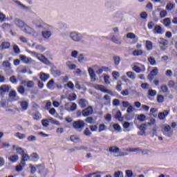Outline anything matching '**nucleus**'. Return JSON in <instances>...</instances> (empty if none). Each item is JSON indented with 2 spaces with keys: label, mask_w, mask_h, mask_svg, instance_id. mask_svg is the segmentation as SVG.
<instances>
[{
  "label": "nucleus",
  "mask_w": 177,
  "mask_h": 177,
  "mask_svg": "<svg viewBox=\"0 0 177 177\" xmlns=\"http://www.w3.org/2000/svg\"><path fill=\"white\" fill-rule=\"evenodd\" d=\"M69 38L73 42H77L79 44L85 42V35L78 31L73 30L70 32Z\"/></svg>",
  "instance_id": "nucleus-1"
},
{
  "label": "nucleus",
  "mask_w": 177,
  "mask_h": 177,
  "mask_svg": "<svg viewBox=\"0 0 177 177\" xmlns=\"http://www.w3.org/2000/svg\"><path fill=\"white\" fill-rule=\"evenodd\" d=\"M32 24L38 30H53V28L52 26L46 24V23L41 19L33 20Z\"/></svg>",
  "instance_id": "nucleus-2"
},
{
  "label": "nucleus",
  "mask_w": 177,
  "mask_h": 177,
  "mask_svg": "<svg viewBox=\"0 0 177 177\" xmlns=\"http://www.w3.org/2000/svg\"><path fill=\"white\" fill-rule=\"evenodd\" d=\"M162 131L163 135L167 136V138H171L174 135V129H172V127L169 124H163Z\"/></svg>",
  "instance_id": "nucleus-3"
},
{
  "label": "nucleus",
  "mask_w": 177,
  "mask_h": 177,
  "mask_svg": "<svg viewBox=\"0 0 177 177\" xmlns=\"http://www.w3.org/2000/svg\"><path fill=\"white\" fill-rule=\"evenodd\" d=\"M29 53H30V55H32V56H35V57H37L38 60L41 62V63H44V64H50L49 59H48V58H46L44 55L38 54L34 51H29Z\"/></svg>",
  "instance_id": "nucleus-4"
},
{
  "label": "nucleus",
  "mask_w": 177,
  "mask_h": 177,
  "mask_svg": "<svg viewBox=\"0 0 177 177\" xmlns=\"http://www.w3.org/2000/svg\"><path fill=\"white\" fill-rule=\"evenodd\" d=\"M73 127L77 131H79V132H81L82 129H84V127H85V122L83 120H77L73 122Z\"/></svg>",
  "instance_id": "nucleus-5"
},
{
  "label": "nucleus",
  "mask_w": 177,
  "mask_h": 177,
  "mask_svg": "<svg viewBox=\"0 0 177 177\" xmlns=\"http://www.w3.org/2000/svg\"><path fill=\"white\" fill-rule=\"evenodd\" d=\"M22 31H24L25 34H28V35H32L33 37L35 35H37V32L35 31V30H34V28H32L28 24H26V26H25V28H24V30Z\"/></svg>",
  "instance_id": "nucleus-6"
},
{
  "label": "nucleus",
  "mask_w": 177,
  "mask_h": 177,
  "mask_svg": "<svg viewBox=\"0 0 177 177\" xmlns=\"http://www.w3.org/2000/svg\"><path fill=\"white\" fill-rule=\"evenodd\" d=\"M93 88H95V89H97V91H100L101 92H103L104 93H109V94L112 93L111 91L106 89V86H104L103 85L94 84L93 86Z\"/></svg>",
  "instance_id": "nucleus-7"
},
{
  "label": "nucleus",
  "mask_w": 177,
  "mask_h": 177,
  "mask_svg": "<svg viewBox=\"0 0 177 177\" xmlns=\"http://www.w3.org/2000/svg\"><path fill=\"white\" fill-rule=\"evenodd\" d=\"M46 30H44L41 32V37L45 39L46 41L49 40L50 37H52V29H44Z\"/></svg>",
  "instance_id": "nucleus-8"
},
{
  "label": "nucleus",
  "mask_w": 177,
  "mask_h": 177,
  "mask_svg": "<svg viewBox=\"0 0 177 177\" xmlns=\"http://www.w3.org/2000/svg\"><path fill=\"white\" fill-rule=\"evenodd\" d=\"M19 59L21 60L23 63L26 64H30V63H34V61L30 57H26V55H21L19 56Z\"/></svg>",
  "instance_id": "nucleus-9"
},
{
  "label": "nucleus",
  "mask_w": 177,
  "mask_h": 177,
  "mask_svg": "<svg viewBox=\"0 0 177 177\" xmlns=\"http://www.w3.org/2000/svg\"><path fill=\"white\" fill-rule=\"evenodd\" d=\"M15 24H16V26L19 27V28H20V30H21L22 31L27 26V24H26L24 21H23L21 19H15Z\"/></svg>",
  "instance_id": "nucleus-10"
},
{
  "label": "nucleus",
  "mask_w": 177,
  "mask_h": 177,
  "mask_svg": "<svg viewBox=\"0 0 177 177\" xmlns=\"http://www.w3.org/2000/svg\"><path fill=\"white\" fill-rule=\"evenodd\" d=\"M153 34H159L160 35H162V34H164V32H165V30L160 26L156 25L153 28Z\"/></svg>",
  "instance_id": "nucleus-11"
},
{
  "label": "nucleus",
  "mask_w": 177,
  "mask_h": 177,
  "mask_svg": "<svg viewBox=\"0 0 177 177\" xmlns=\"http://www.w3.org/2000/svg\"><path fill=\"white\" fill-rule=\"evenodd\" d=\"M93 113V109L92 106H88V108L85 109L82 111V116L83 117H88V115H91Z\"/></svg>",
  "instance_id": "nucleus-12"
},
{
  "label": "nucleus",
  "mask_w": 177,
  "mask_h": 177,
  "mask_svg": "<svg viewBox=\"0 0 177 177\" xmlns=\"http://www.w3.org/2000/svg\"><path fill=\"white\" fill-rule=\"evenodd\" d=\"M15 3H17V6L19 8H21V9H23L24 10H26V12H30L31 10V6H26L24 4H23L21 2L19 1H15Z\"/></svg>",
  "instance_id": "nucleus-13"
},
{
  "label": "nucleus",
  "mask_w": 177,
  "mask_h": 177,
  "mask_svg": "<svg viewBox=\"0 0 177 177\" xmlns=\"http://www.w3.org/2000/svg\"><path fill=\"white\" fill-rule=\"evenodd\" d=\"M103 104L104 106H110L111 104V97L109 95H105L103 97Z\"/></svg>",
  "instance_id": "nucleus-14"
},
{
  "label": "nucleus",
  "mask_w": 177,
  "mask_h": 177,
  "mask_svg": "<svg viewBox=\"0 0 177 177\" xmlns=\"http://www.w3.org/2000/svg\"><path fill=\"white\" fill-rule=\"evenodd\" d=\"M158 74V68L157 67H154L153 69L151 71V73L148 75V80L151 81Z\"/></svg>",
  "instance_id": "nucleus-15"
},
{
  "label": "nucleus",
  "mask_w": 177,
  "mask_h": 177,
  "mask_svg": "<svg viewBox=\"0 0 177 177\" xmlns=\"http://www.w3.org/2000/svg\"><path fill=\"white\" fill-rule=\"evenodd\" d=\"M49 77H50L49 74L45 73L44 72H41L39 73V78L41 81H42L43 82H46V81L49 80Z\"/></svg>",
  "instance_id": "nucleus-16"
},
{
  "label": "nucleus",
  "mask_w": 177,
  "mask_h": 177,
  "mask_svg": "<svg viewBox=\"0 0 177 177\" xmlns=\"http://www.w3.org/2000/svg\"><path fill=\"white\" fill-rule=\"evenodd\" d=\"M88 71L91 77V81L93 82H95L96 81V74H95V71L92 68H88Z\"/></svg>",
  "instance_id": "nucleus-17"
},
{
  "label": "nucleus",
  "mask_w": 177,
  "mask_h": 177,
  "mask_svg": "<svg viewBox=\"0 0 177 177\" xmlns=\"http://www.w3.org/2000/svg\"><path fill=\"white\" fill-rule=\"evenodd\" d=\"M10 91V86L3 84L0 87V95H2L3 93H6Z\"/></svg>",
  "instance_id": "nucleus-18"
},
{
  "label": "nucleus",
  "mask_w": 177,
  "mask_h": 177,
  "mask_svg": "<svg viewBox=\"0 0 177 177\" xmlns=\"http://www.w3.org/2000/svg\"><path fill=\"white\" fill-rule=\"evenodd\" d=\"M111 41H112L113 44H116V45H121V44H122V41L121 40V39L117 37V36L115 35L112 36Z\"/></svg>",
  "instance_id": "nucleus-19"
},
{
  "label": "nucleus",
  "mask_w": 177,
  "mask_h": 177,
  "mask_svg": "<svg viewBox=\"0 0 177 177\" xmlns=\"http://www.w3.org/2000/svg\"><path fill=\"white\" fill-rule=\"evenodd\" d=\"M47 88L48 89H50V91H53L55 89V80L53 79H51L46 85Z\"/></svg>",
  "instance_id": "nucleus-20"
},
{
  "label": "nucleus",
  "mask_w": 177,
  "mask_h": 177,
  "mask_svg": "<svg viewBox=\"0 0 177 177\" xmlns=\"http://www.w3.org/2000/svg\"><path fill=\"white\" fill-rule=\"evenodd\" d=\"M8 158L10 162H17V161H19V156L17 155L8 156Z\"/></svg>",
  "instance_id": "nucleus-21"
},
{
  "label": "nucleus",
  "mask_w": 177,
  "mask_h": 177,
  "mask_svg": "<svg viewBox=\"0 0 177 177\" xmlns=\"http://www.w3.org/2000/svg\"><path fill=\"white\" fill-rule=\"evenodd\" d=\"M13 150H16L17 154H20V156H22L24 153V150H23V148L17 147L16 145L12 146Z\"/></svg>",
  "instance_id": "nucleus-22"
},
{
  "label": "nucleus",
  "mask_w": 177,
  "mask_h": 177,
  "mask_svg": "<svg viewBox=\"0 0 177 177\" xmlns=\"http://www.w3.org/2000/svg\"><path fill=\"white\" fill-rule=\"evenodd\" d=\"M10 97L12 100H19V97L17 96V93L15 91H11L10 94H9Z\"/></svg>",
  "instance_id": "nucleus-23"
},
{
  "label": "nucleus",
  "mask_w": 177,
  "mask_h": 177,
  "mask_svg": "<svg viewBox=\"0 0 177 177\" xmlns=\"http://www.w3.org/2000/svg\"><path fill=\"white\" fill-rule=\"evenodd\" d=\"M10 48V42H3L0 46V50H3L5 49H9Z\"/></svg>",
  "instance_id": "nucleus-24"
},
{
  "label": "nucleus",
  "mask_w": 177,
  "mask_h": 177,
  "mask_svg": "<svg viewBox=\"0 0 177 177\" xmlns=\"http://www.w3.org/2000/svg\"><path fill=\"white\" fill-rule=\"evenodd\" d=\"M145 48L147 50H151L153 49V42L150 41V40H147L145 41Z\"/></svg>",
  "instance_id": "nucleus-25"
},
{
  "label": "nucleus",
  "mask_w": 177,
  "mask_h": 177,
  "mask_svg": "<svg viewBox=\"0 0 177 177\" xmlns=\"http://www.w3.org/2000/svg\"><path fill=\"white\" fill-rule=\"evenodd\" d=\"M20 106L22 109V111H26V110H27V109H28V102L22 101L20 102Z\"/></svg>",
  "instance_id": "nucleus-26"
},
{
  "label": "nucleus",
  "mask_w": 177,
  "mask_h": 177,
  "mask_svg": "<svg viewBox=\"0 0 177 177\" xmlns=\"http://www.w3.org/2000/svg\"><path fill=\"white\" fill-rule=\"evenodd\" d=\"M168 114H169V111H165L164 112H161L158 114V118H160V120H165V117H167Z\"/></svg>",
  "instance_id": "nucleus-27"
},
{
  "label": "nucleus",
  "mask_w": 177,
  "mask_h": 177,
  "mask_svg": "<svg viewBox=\"0 0 177 177\" xmlns=\"http://www.w3.org/2000/svg\"><path fill=\"white\" fill-rule=\"evenodd\" d=\"M79 106H80V107H82V109L86 107V106H88V101L84 99L80 100Z\"/></svg>",
  "instance_id": "nucleus-28"
},
{
  "label": "nucleus",
  "mask_w": 177,
  "mask_h": 177,
  "mask_svg": "<svg viewBox=\"0 0 177 177\" xmlns=\"http://www.w3.org/2000/svg\"><path fill=\"white\" fill-rule=\"evenodd\" d=\"M126 75L130 80H136V74L132 71L127 72Z\"/></svg>",
  "instance_id": "nucleus-29"
},
{
  "label": "nucleus",
  "mask_w": 177,
  "mask_h": 177,
  "mask_svg": "<svg viewBox=\"0 0 177 177\" xmlns=\"http://www.w3.org/2000/svg\"><path fill=\"white\" fill-rule=\"evenodd\" d=\"M143 69H140V67L138 66H134L132 68L133 70V71H136V73H143V71H145V66H142Z\"/></svg>",
  "instance_id": "nucleus-30"
},
{
  "label": "nucleus",
  "mask_w": 177,
  "mask_h": 177,
  "mask_svg": "<svg viewBox=\"0 0 177 177\" xmlns=\"http://www.w3.org/2000/svg\"><path fill=\"white\" fill-rule=\"evenodd\" d=\"M143 51L140 49H136L133 51V56H142Z\"/></svg>",
  "instance_id": "nucleus-31"
},
{
  "label": "nucleus",
  "mask_w": 177,
  "mask_h": 177,
  "mask_svg": "<svg viewBox=\"0 0 177 177\" xmlns=\"http://www.w3.org/2000/svg\"><path fill=\"white\" fill-rule=\"evenodd\" d=\"M129 127H131V123L128 122H124L123 123V128H124V132H129Z\"/></svg>",
  "instance_id": "nucleus-32"
},
{
  "label": "nucleus",
  "mask_w": 177,
  "mask_h": 177,
  "mask_svg": "<svg viewBox=\"0 0 177 177\" xmlns=\"http://www.w3.org/2000/svg\"><path fill=\"white\" fill-rule=\"evenodd\" d=\"M66 66L69 68V70H75V68H77V65L71 64V62H66Z\"/></svg>",
  "instance_id": "nucleus-33"
},
{
  "label": "nucleus",
  "mask_w": 177,
  "mask_h": 177,
  "mask_svg": "<svg viewBox=\"0 0 177 177\" xmlns=\"http://www.w3.org/2000/svg\"><path fill=\"white\" fill-rule=\"evenodd\" d=\"M2 66L5 68H8L9 70H10V68H12V64H10V62H9L8 61L3 62Z\"/></svg>",
  "instance_id": "nucleus-34"
},
{
  "label": "nucleus",
  "mask_w": 177,
  "mask_h": 177,
  "mask_svg": "<svg viewBox=\"0 0 177 177\" xmlns=\"http://www.w3.org/2000/svg\"><path fill=\"white\" fill-rule=\"evenodd\" d=\"M125 151H129L130 153H136L140 151V148H128L125 149Z\"/></svg>",
  "instance_id": "nucleus-35"
},
{
  "label": "nucleus",
  "mask_w": 177,
  "mask_h": 177,
  "mask_svg": "<svg viewBox=\"0 0 177 177\" xmlns=\"http://www.w3.org/2000/svg\"><path fill=\"white\" fill-rule=\"evenodd\" d=\"M15 136L16 138H18V139L23 140V139H25V138H26V134H23L21 133L18 132L15 134Z\"/></svg>",
  "instance_id": "nucleus-36"
},
{
  "label": "nucleus",
  "mask_w": 177,
  "mask_h": 177,
  "mask_svg": "<svg viewBox=\"0 0 177 177\" xmlns=\"http://www.w3.org/2000/svg\"><path fill=\"white\" fill-rule=\"evenodd\" d=\"M163 24L165 27H169L171 26V19L169 18H166L163 21Z\"/></svg>",
  "instance_id": "nucleus-37"
},
{
  "label": "nucleus",
  "mask_w": 177,
  "mask_h": 177,
  "mask_svg": "<svg viewBox=\"0 0 177 177\" xmlns=\"http://www.w3.org/2000/svg\"><path fill=\"white\" fill-rule=\"evenodd\" d=\"M110 153H119L120 152V148L117 147H111L109 148Z\"/></svg>",
  "instance_id": "nucleus-38"
},
{
  "label": "nucleus",
  "mask_w": 177,
  "mask_h": 177,
  "mask_svg": "<svg viewBox=\"0 0 177 177\" xmlns=\"http://www.w3.org/2000/svg\"><path fill=\"white\" fill-rule=\"evenodd\" d=\"M68 99L69 102H74V100H77V95H75V93H72L69 95Z\"/></svg>",
  "instance_id": "nucleus-39"
},
{
  "label": "nucleus",
  "mask_w": 177,
  "mask_h": 177,
  "mask_svg": "<svg viewBox=\"0 0 177 177\" xmlns=\"http://www.w3.org/2000/svg\"><path fill=\"white\" fill-rule=\"evenodd\" d=\"M35 48V49H37V50H39V52H45V50H46V48H45L44 46L41 45H36Z\"/></svg>",
  "instance_id": "nucleus-40"
},
{
  "label": "nucleus",
  "mask_w": 177,
  "mask_h": 177,
  "mask_svg": "<svg viewBox=\"0 0 177 177\" xmlns=\"http://www.w3.org/2000/svg\"><path fill=\"white\" fill-rule=\"evenodd\" d=\"M64 86H67L71 91H74L75 86L72 82H68Z\"/></svg>",
  "instance_id": "nucleus-41"
},
{
  "label": "nucleus",
  "mask_w": 177,
  "mask_h": 177,
  "mask_svg": "<svg viewBox=\"0 0 177 177\" xmlns=\"http://www.w3.org/2000/svg\"><path fill=\"white\" fill-rule=\"evenodd\" d=\"M156 95H157V91H156V90H153V89H149L148 91V96L149 97H154L156 96Z\"/></svg>",
  "instance_id": "nucleus-42"
},
{
  "label": "nucleus",
  "mask_w": 177,
  "mask_h": 177,
  "mask_svg": "<svg viewBox=\"0 0 177 177\" xmlns=\"http://www.w3.org/2000/svg\"><path fill=\"white\" fill-rule=\"evenodd\" d=\"M148 62H149V63H150V64L151 66H156V64H157L156 62V59H154V57H149L148 58Z\"/></svg>",
  "instance_id": "nucleus-43"
},
{
  "label": "nucleus",
  "mask_w": 177,
  "mask_h": 177,
  "mask_svg": "<svg viewBox=\"0 0 177 177\" xmlns=\"http://www.w3.org/2000/svg\"><path fill=\"white\" fill-rule=\"evenodd\" d=\"M167 15H168V12L165 10H162L159 14L160 17H161V19H164V17H167Z\"/></svg>",
  "instance_id": "nucleus-44"
},
{
  "label": "nucleus",
  "mask_w": 177,
  "mask_h": 177,
  "mask_svg": "<svg viewBox=\"0 0 177 177\" xmlns=\"http://www.w3.org/2000/svg\"><path fill=\"white\" fill-rule=\"evenodd\" d=\"M127 38H129V39H136V35L134 33L129 32L127 34Z\"/></svg>",
  "instance_id": "nucleus-45"
},
{
  "label": "nucleus",
  "mask_w": 177,
  "mask_h": 177,
  "mask_svg": "<svg viewBox=\"0 0 177 177\" xmlns=\"http://www.w3.org/2000/svg\"><path fill=\"white\" fill-rule=\"evenodd\" d=\"M6 21V15L0 11V23Z\"/></svg>",
  "instance_id": "nucleus-46"
},
{
  "label": "nucleus",
  "mask_w": 177,
  "mask_h": 177,
  "mask_svg": "<svg viewBox=\"0 0 177 177\" xmlns=\"http://www.w3.org/2000/svg\"><path fill=\"white\" fill-rule=\"evenodd\" d=\"M146 120V115L144 114L139 115L137 118V121H140V122H143Z\"/></svg>",
  "instance_id": "nucleus-47"
},
{
  "label": "nucleus",
  "mask_w": 177,
  "mask_h": 177,
  "mask_svg": "<svg viewBox=\"0 0 177 177\" xmlns=\"http://www.w3.org/2000/svg\"><path fill=\"white\" fill-rule=\"evenodd\" d=\"M106 129H107V127H106L104 124H100L98 132H103V131H106Z\"/></svg>",
  "instance_id": "nucleus-48"
},
{
  "label": "nucleus",
  "mask_w": 177,
  "mask_h": 177,
  "mask_svg": "<svg viewBox=\"0 0 177 177\" xmlns=\"http://www.w3.org/2000/svg\"><path fill=\"white\" fill-rule=\"evenodd\" d=\"M17 91L19 93H21V95H24V93H26V89L23 87V86H19L17 88Z\"/></svg>",
  "instance_id": "nucleus-49"
},
{
  "label": "nucleus",
  "mask_w": 177,
  "mask_h": 177,
  "mask_svg": "<svg viewBox=\"0 0 177 177\" xmlns=\"http://www.w3.org/2000/svg\"><path fill=\"white\" fill-rule=\"evenodd\" d=\"M48 121H50L51 124H55V125H60V122L53 119V118H49Z\"/></svg>",
  "instance_id": "nucleus-50"
},
{
  "label": "nucleus",
  "mask_w": 177,
  "mask_h": 177,
  "mask_svg": "<svg viewBox=\"0 0 177 177\" xmlns=\"http://www.w3.org/2000/svg\"><path fill=\"white\" fill-rule=\"evenodd\" d=\"M103 71H105V72L109 71V68L102 66V68L98 69L97 73V74H102V73H103Z\"/></svg>",
  "instance_id": "nucleus-51"
},
{
  "label": "nucleus",
  "mask_w": 177,
  "mask_h": 177,
  "mask_svg": "<svg viewBox=\"0 0 177 177\" xmlns=\"http://www.w3.org/2000/svg\"><path fill=\"white\" fill-rule=\"evenodd\" d=\"M174 8H175V5L171 3H169L166 6L167 10H172Z\"/></svg>",
  "instance_id": "nucleus-52"
},
{
  "label": "nucleus",
  "mask_w": 177,
  "mask_h": 177,
  "mask_svg": "<svg viewBox=\"0 0 177 177\" xmlns=\"http://www.w3.org/2000/svg\"><path fill=\"white\" fill-rule=\"evenodd\" d=\"M37 169L39 171V174H42V172L44 171V169H45V168L44 167V166L41 165H37L36 166Z\"/></svg>",
  "instance_id": "nucleus-53"
},
{
  "label": "nucleus",
  "mask_w": 177,
  "mask_h": 177,
  "mask_svg": "<svg viewBox=\"0 0 177 177\" xmlns=\"http://www.w3.org/2000/svg\"><path fill=\"white\" fill-rule=\"evenodd\" d=\"M78 53H79L78 50H73L71 52V57H73L74 59H77V57H78Z\"/></svg>",
  "instance_id": "nucleus-54"
},
{
  "label": "nucleus",
  "mask_w": 177,
  "mask_h": 177,
  "mask_svg": "<svg viewBox=\"0 0 177 177\" xmlns=\"http://www.w3.org/2000/svg\"><path fill=\"white\" fill-rule=\"evenodd\" d=\"M159 44L160 45H163V46H165L166 45H168V41L162 38L159 39Z\"/></svg>",
  "instance_id": "nucleus-55"
},
{
  "label": "nucleus",
  "mask_w": 177,
  "mask_h": 177,
  "mask_svg": "<svg viewBox=\"0 0 177 177\" xmlns=\"http://www.w3.org/2000/svg\"><path fill=\"white\" fill-rule=\"evenodd\" d=\"M114 177H124V174L121 171H115L114 174Z\"/></svg>",
  "instance_id": "nucleus-56"
},
{
  "label": "nucleus",
  "mask_w": 177,
  "mask_h": 177,
  "mask_svg": "<svg viewBox=\"0 0 177 177\" xmlns=\"http://www.w3.org/2000/svg\"><path fill=\"white\" fill-rule=\"evenodd\" d=\"M112 75H113V77L115 80H118V78H120V73H119V72L113 71V72L112 73Z\"/></svg>",
  "instance_id": "nucleus-57"
},
{
  "label": "nucleus",
  "mask_w": 177,
  "mask_h": 177,
  "mask_svg": "<svg viewBox=\"0 0 177 177\" xmlns=\"http://www.w3.org/2000/svg\"><path fill=\"white\" fill-rule=\"evenodd\" d=\"M160 92H162L163 93H167V92H168V87L165 85L161 86Z\"/></svg>",
  "instance_id": "nucleus-58"
},
{
  "label": "nucleus",
  "mask_w": 177,
  "mask_h": 177,
  "mask_svg": "<svg viewBox=\"0 0 177 177\" xmlns=\"http://www.w3.org/2000/svg\"><path fill=\"white\" fill-rule=\"evenodd\" d=\"M22 156V158L21 160L23 161H28V160H30V156H28V154L27 153H24Z\"/></svg>",
  "instance_id": "nucleus-59"
},
{
  "label": "nucleus",
  "mask_w": 177,
  "mask_h": 177,
  "mask_svg": "<svg viewBox=\"0 0 177 177\" xmlns=\"http://www.w3.org/2000/svg\"><path fill=\"white\" fill-rule=\"evenodd\" d=\"M113 129L115 131H118V132H121V126L118 124H115L113 125Z\"/></svg>",
  "instance_id": "nucleus-60"
},
{
  "label": "nucleus",
  "mask_w": 177,
  "mask_h": 177,
  "mask_svg": "<svg viewBox=\"0 0 177 177\" xmlns=\"http://www.w3.org/2000/svg\"><path fill=\"white\" fill-rule=\"evenodd\" d=\"M104 81L105 84H106L107 85H110V84H111L110 76H109V75L104 76Z\"/></svg>",
  "instance_id": "nucleus-61"
},
{
  "label": "nucleus",
  "mask_w": 177,
  "mask_h": 177,
  "mask_svg": "<svg viewBox=\"0 0 177 177\" xmlns=\"http://www.w3.org/2000/svg\"><path fill=\"white\" fill-rule=\"evenodd\" d=\"M33 120H36L37 121L41 120V114L39 113H35L33 115Z\"/></svg>",
  "instance_id": "nucleus-62"
},
{
  "label": "nucleus",
  "mask_w": 177,
  "mask_h": 177,
  "mask_svg": "<svg viewBox=\"0 0 177 177\" xmlns=\"http://www.w3.org/2000/svg\"><path fill=\"white\" fill-rule=\"evenodd\" d=\"M84 134L85 135V136H91L92 135V133L91 132L89 129L86 128L84 131Z\"/></svg>",
  "instance_id": "nucleus-63"
},
{
  "label": "nucleus",
  "mask_w": 177,
  "mask_h": 177,
  "mask_svg": "<svg viewBox=\"0 0 177 177\" xmlns=\"http://www.w3.org/2000/svg\"><path fill=\"white\" fill-rule=\"evenodd\" d=\"M113 60L115 66H118L121 59H120V57H114Z\"/></svg>",
  "instance_id": "nucleus-64"
}]
</instances>
